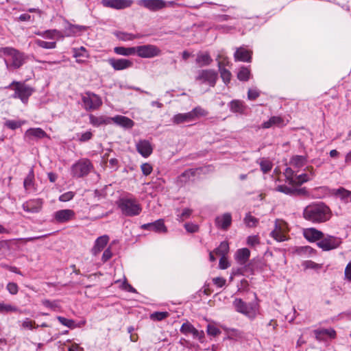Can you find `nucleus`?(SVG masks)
I'll return each mask as SVG.
<instances>
[{
  "mask_svg": "<svg viewBox=\"0 0 351 351\" xmlns=\"http://www.w3.org/2000/svg\"><path fill=\"white\" fill-rule=\"evenodd\" d=\"M303 216L305 219L313 223H323L330 219L331 211L323 203L311 204L304 208Z\"/></svg>",
  "mask_w": 351,
  "mask_h": 351,
  "instance_id": "1",
  "label": "nucleus"
},
{
  "mask_svg": "<svg viewBox=\"0 0 351 351\" xmlns=\"http://www.w3.org/2000/svg\"><path fill=\"white\" fill-rule=\"evenodd\" d=\"M5 56L10 58V62L4 59L5 64L8 70L19 69L25 63L27 58L23 52L11 47L0 48V58Z\"/></svg>",
  "mask_w": 351,
  "mask_h": 351,
  "instance_id": "2",
  "label": "nucleus"
},
{
  "mask_svg": "<svg viewBox=\"0 0 351 351\" xmlns=\"http://www.w3.org/2000/svg\"><path fill=\"white\" fill-rule=\"evenodd\" d=\"M118 208L125 217L138 216L142 212V206L132 194L120 197L116 202Z\"/></svg>",
  "mask_w": 351,
  "mask_h": 351,
  "instance_id": "3",
  "label": "nucleus"
},
{
  "mask_svg": "<svg viewBox=\"0 0 351 351\" xmlns=\"http://www.w3.org/2000/svg\"><path fill=\"white\" fill-rule=\"evenodd\" d=\"M12 86H14L12 89L14 90V93L12 97L14 99H19L23 104L27 103L29 97L34 92V89L32 87L23 82L14 81L9 87L11 88Z\"/></svg>",
  "mask_w": 351,
  "mask_h": 351,
  "instance_id": "4",
  "label": "nucleus"
},
{
  "mask_svg": "<svg viewBox=\"0 0 351 351\" xmlns=\"http://www.w3.org/2000/svg\"><path fill=\"white\" fill-rule=\"evenodd\" d=\"M236 311L253 319L258 312L256 305L253 303H246L240 298H236L233 302Z\"/></svg>",
  "mask_w": 351,
  "mask_h": 351,
  "instance_id": "5",
  "label": "nucleus"
},
{
  "mask_svg": "<svg viewBox=\"0 0 351 351\" xmlns=\"http://www.w3.org/2000/svg\"><path fill=\"white\" fill-rule=\"evenodd\" d=\"M218 79V73L213 69H202L197 71L195 80L200 84L214 87Z\"/></svg>",
  "mask_w": 351,
  "mask_h": 351,
  "instance_id": "6",
  "label": "nucleus"
},
{
  "mask_svg": "<svg viewBox=\"0 0 351 351\" xmlns=\"http://www.w3.org/2000/svg\"><path fill=\"white\" fill-rule=\"evenodd\" d=\"M136 54L142 58H153L159 56L162 51L154 45H143L135 47Z\"/></svg>",
  "mask_w": 351,
  "mask_h": 351,
  "instance_id": "7",
  "label": "nucleus"
},
{
  "mask_svg": "<svg viewBox=\"0 0 351 351\" xmlns=\"http://www.w3.org/2000/svg\"><path fill=\"white\" fill-rule=\"evenodd\" d=\"M92 169L91 162L88 159L82 158L73 165L71 172L73 176L82 178L88 175Z\"/></svg>",
  "mask_w": 351,
  "mask_h": 351,
  "instance_id": "8",
  "label": "nucleus"
},
{
  "mask_svg": "<svg viewBox=\"0 0 351 351\" xmlns=\"http://www.w3.org/2000/svg\"><path fill=\"white\" fill-rule=\"evenodd\" d=\"M342 241L339 237L332 235H326L317 242V245L324 251H330L337 248L341 244Z\"/></svg>",
  "mask_w": 351,
  "mask_h": 351,
  "instance_id": "9",
  "label": "nucleus"
},
{
  "mask_svg": "<svg viewBox=\"0 0 351 351\" xmlns=\"http://www.w3.org/2000/svg\"><path fill=\"white\" fill-rule=\"evenodd\" d=\"M84 107L86 110H93L99 108L102 104V101L97 95L87 92L82 97Z\"/></svg>",
  "mask_w": 351,
  "mask_h": 351,
  "instance_id": "10",
  "label": "nucleus"
},
{
  "mask_svg": "<svg viewBox=\"0 0 351 351\" xmlns=\"http://www.w3.org/2000/svg\"><path fill=\"white\" fill-rule=\"evenodd\" d=\"M180 331L185 335H192L194 339H198L201 343L204 340V332L203 330H198L189 322L182 324Z\"/></svg>",
  "mask_w": 351,
  "mask_h": 351,
  "instance_id": "11",
  "label": "nucleus"
},
{
  "mask_svg": "<svg viewBox=\"0 0 351 351\" xmlns=\"http://www.w3.org/2000/svg\"><path fill=\"white\" fill-rule=\"evenodd\" d=\"M287 226L282 221L276 220L275 228L271 232L270 235L276 241L281 242L287 240L286 235Z\"/></svg>",
  "mask_w": 351,
  "mask_h": 351,
  "instance_id": "12",
  "label": "nucleus"
},
{
  "mask_svg": "<svg viewBox=\"0 0 351 351\" xmlns=\"http://www.w3.org/2000/svg\"><path fill=\"white\" fill-rule=\"evenodd\" d=\"M137 3L152 12H156L167 7V1L164 0H138Z\"/></svg>",
  "mask_w": 351,
  "mask_h": 351,
  "instance_id": "13",
  "label": "nucleus"
},
{
  "mask_svg": "<svg viewBox=\"0 0 351 351\" xmlns=\"http://www.w3.org/2000/svg\"><path fill=\"white\" fill-rule=\"evenodd\" d=\"M75 217V213L71 209H62L55 212L53 214V218L55 222L62 223L68 222L73 219Z\"/></svg>",
  "mask_w": 351,
  "mask_h": 351,
  "instance_id": "14",
  "label": "nucleus"
},
{
  "mask_svg": "<svg viewBox=\"0 0 351 351\" xmlns=\"http://www.w3.org/2000/svg\"><path fill=\"white\" fill-rule=\"evenodd\" d=\"M102 5L106 8L117 10L130 8L133 4L132 0H102Z\"/></svg>",
  "mask_w": 351,
  "mask_h": 351,
  "instance_id": "15",
  "label": "nucleus"
},
{
  "mask_svg": "<svg viewBox=\"0 0 351 351\" xmlns=\"http://www.w3.org/2000/svg\"><path fill=\"white\" fill-rule=\"evenodd\" d=\"M108 63L115 71H121L129 69L133 66V62L124 58H110Z\"/></svg>",
  "mask_w": 351,
  "mask_h": 351,
  "instance_id": "16",
  "label": "nucleus"
},
{
  "mask_svg": "<svg viewBox=\"0 0 351 351\" xmlns=\"http://www.w3.org/2000/svg\"><path fill=\"white\" fill-rule=\"evenodd\" d=\"M215 226L217 228L227 230L232 224V215L229 213H223L215 218Z\"/></svg>",
  "mask_w": 351,
  "mask_h": 351,
  "instance_id": "17",
  "label": "nucleus"
},
{
  "mask_svg": "<svg viewBox=\"0 0 351 351\" xmlns=\"http://www.w3.org/2000/svg\"><path fill=\"white\" fill-rule=\"evenodd\" d=\"M141 228L143 230H152L158 233H165L167 231L162 219H158L152 223H145L141 226Z\"/></svg>",
  "mask_w": 351,
  "mask_h": 351,
  "instance_id": "18",
  "label": "nucleus"
},
{
  "mask_svg": "<svg viewBox=\"0 0 351 351\" xmlns=\"http://www.w3.org/2000/svg\"><path fill=\"white\" fill-rule=\"evenodd\" d=\"M23 209L29 213H37L42 208V202L40 199H29L22 205Z\"/></svg>",
  "mask_w": 351,
  "mask_h": 351,
  "instance_id": "19",
  "label": "nucleus"
},
{
  "mask_svg": "<svg viewBox=\"0 0 351 351\" xmlns=\"http://www.w3.org/2000/svg\"><path fill=\"white\" fill-rule=\"evenodd\" d=\"M136 147L138 152L144 158L149 156L153 152L151 143L147 140L139 141L136 143Z\"/></svg>",
  "mask_w": 351,
  "mask_h": 351,
  "instance_id": "20",
  "label": "nucleus"
},
{
  "mask_svg": "<svg viewBox=\"0 0 351 351\" xmlns=\"http://www.w3.org/2000/svg\"><path fill=\"white\" fill-rule=\"evenodd\" d=\"M109 241V237L108 235H102L99 237L95 241L93 247L91 250L92 254L94 256L98 255L106 246Z\"/></svg>",
  "mask_w": 351,
  "mask_h": 351,
  "instance_id": "21",
  "label": "nucleus"
},
{
  "mask_svg": "<svg viewBox=\"0 0 351 351\" xmlns=\"http://www.w3.org/2000/svg\"><path fill=\"white\" fill-rule=\"evenodd\" d=\"M304 237L308 241L313 242L320 241L324 237V233L314 228H306L303 232Z\"/></svg>",
  "mask_w": 351,
  "mask_h": 351,
  "instance_id": "22",
  "label": "nucleus"
},
{
  "mask_svg": "<svg viewBox=\"0 0 351 351\" xmlns=\"http://www.w3.org/2000/svg\"><path fill=\"white\" fill-rule=\"evenodd\" d=\"M234 56L236 61L250 62L252 60V51L240 47L237 49Z\"/></svg>",
  "mask_w": 351,
  "mask_h": 351,
  "instance_id": "23",
  "label": "nucleus"
},
{
  "mask_svg": "<svg viewBox=\"0 0 351 351\" xmlns=\"http://www.w3.org/2000/svg\"><path fill=\"white\" fill-rule=\"evenodd\" d=\"M315 337L319 341H325L327 338L334 339L336 332L332 328L315 330Z\"/></svg>",
  "mask_w": 351,
  "mask_h": 351,
  "instance_id": "24",
  "label": "nucleus"
},
{
  "mask_svg": "<svg viewBox=\"0 0 351 351\" xmlns=\"http://www.w3.org/2000/svg\"><path fill=\"white\" fill-rule=\"evenodd\" d=\"M73 57L76 58V62L78 63H82L89 57L88 51L84 47L80 48H73L72 49Z\"/></svg>",
  "mask_w": 351,
  "mask_h": 351,
  "instance_id": "25",
  "label": "nucleus"
},
{
  "mask_svg": "<svg viewBox=\"0 0 351 351\" xmlns=\"http://www.w3.org/2000/svg\"><path fill=\"white\" fill-rule=\"evenodd\" d=\"M58 348L61 351H83V348L75 343H71L70 340L62 342L58 341Z\"/></svg>",
  "mask_w": 351,
  "mask_h": 351,
  "instance_id": "26",
  "label": "nucleus"
},
{
  "mask_svg": "<svg viewBox=\"0 0 351 351\" xmlns=\"http://www.w3.org/2000/svg\"><path fill=\"white\" fill-rule=\"evenodd\" d=\"M286 123H285L284 119L278 116H274L271 117L268 121H265L262 124L263 128H269L274 125L278 126V127H282L285 125Z\"/></svg>",
  "mask_w": 351,
  "mask_h": 351,
  "instance_id": "27",
  "label": "nucleus"
},
{
  "mask_svg": "<svg viewBox=\"0 0 351 351\" xmlns=\"http://www.w3.org/2000/svg\"><path fill=\"white\" fill-rule=\"evenodd\" d=\"M115 123L125 128H131L134 126V122L129 119L128 117L117 115L111 119Z\"/></svg>",
  "mask_w": 351,
  "mask_h": 351,
  "instance_id": "28",
  "label": "nucleus"
},
{
  "mask_svg": "<svg viewBox=\"0 0 351 351\" xmlns=\"http://www.w3.org/2000/svg\"><path fill=\"white\" fill-rule=\"evenodd\" d=\"M173 122L176 124L194 121L192 114L190 112L186 113H179L173 116Z\"/></svg>",
  "mask_w": 351,
  "mask_h": 351,
  "instance_id": "29",
  "label": "nucleus"
},
{
  "mask_svg": "<svg viewBox=\"0 0 351 351\" xmlns=\"http://www.w3.org/2000/svg\"><path fill=\"white\" fill-rule=\"evenodd\" d=\"M250 256V251L247 248H241L236 253V260L240 265H245Z\"/></svg>",
  "mask_w": 351,
  "mask_h": 351,
  "instance_id": "30",
  "label": "nucleus"
},
{
  "mask_svg": "<svg viewBox=\"0 0 351 351\" xmlns=\"http://www.w3.org/2000/svg\"><path fill=\"white\" fill-rule=\"evenodd\" d=\"M86 29L87 27L86 26L69 24L66 28V35L67 36H76L80 34V33L82 32L86 31Z\"/></svg>",
  "mask_w": 351,
  "mask_h": 351,
  "instance_id": "31",
  "label": "nucleus"
},
{
  "mask_svg": "<svg viewBox=\"0 0 351 351\" xmlns=\"http://www.w3.org/2000/svg\"><path fill=\"white\" fill-rule=\"evenodd\" d=\"M276 190L279 192L283 193L286 195H295L304 193L305 189H296L291 188L286 185H279L277 186Z\"/></svg>",
  "mask_w": 351,
  "mask_h": 351,
  "instance_id": "32",
  "label": "nucleus"
},
{
  "mask_svg": "<svg viewBox=\"0 0 351 351\" xmlns=\"http://www.w3.org/2000/svg\"><path fill=\"white\" fill-rule=\"evenodd\" d=\"M89 121L91 125L95 127H99L101 125H107L110 123V119L103 116L96 117L92 114L89 115Z\"/></svg>",
  "mask_w": 351,
  "mask_h": 351,
  "instance_id": "33",
  "label": "nucleus"
},
{
  "mask_svg": "<svg viewBox=\"0 0 351 351\" xmlns=\"http://www.w3.org/2000/svg\"><path fill=\"white\" fill-rule=\"evenodd\" d=\"M23 186L26 191L35 190L34 187V173L32 168L23 182Z\"/></svg>",
  "mask_w": 351,
  "mask_h": 351,
  "instance_id": "34",
  "label": "nucleus"
},
{
  "mask_svg": "<svg viewBox=\"0 0 351 351\" xmlns=\"http://www.w3.org/2000/svg\"><path fill=\"white\" fill-rule=\"evenodd\" d=\"M230 109L232 112H238L240 114H244L246 106L243 101L240 100H232L230 104Z\"/></svg>",
  "mask_w": 351,
  "mask_h": 351,
  "instance_id": "35",
  "label": "nucleus"
},
{
  "mask_svg": "<svg viewBox=\"0 0 351 351\" xmlns=\"http://www.w3.org/2000/svg\"><path fill=\"white\" fill-rule=\"evenodd\" d=\"M333 191V194L339 197L344 202H348L349 201H351V191L343 187L335 189Z\"/></svg>",
  "mask_w": 351,
  "mask_h": 351,
  "instance_id": "36",
  "label": "nucleus"
},
{
  "mask_svg": "<svg viewBox=\"0 0 351 351\" xmlns=\"http://www.w3.org/2000/svg\"><path fill=\"white\" fill-rule=\"evenodd\" d=\"M22 313V311L16 306L11 304L0 302V313Z\"/></svg>",
  "mask_w": 351,
  "mask_h": 351,
  "instance_id": "37",
  "label": "nucleus"
},
{
  "mask_svg": "<svg viewBox=\"0 0 351 351\" xmlns=\"http://www.w3.org/2000/svg\"><path fill=\"white\" fill-rule=\"evenodd\" d=\"M213 62V59L208 53H199L197 56L196 62L200 66H208Z\"/></svg>",
  "mask_w": 351,
  "mask_h": 351,
  "instance_id": "38",
  "label": "nucleus"
},
{
  "mask_svg": "<svg viewBox=\"0 0 351 351\" xmlns=\"http://www.w3.org/2000/svg\"><path fill=\"white\" fill-rule=\"evenodd\" d=\"M114 52L118 55L130 56L136 54L135 47H116L114 48Z\"/></svg>",
  "mask_w": 351,
  "mask_h": 351,
  "instance_id": "39",
  "label": "nucleus"
},
{
  "mask_svg": "<svg viewBox=\"0 0 351 351\" xmlns=\"http://www.w3.org/2000/svg\"><path fill=\"white\" fill-rule=\"evenodd\" d=\"M223 62L219 61L218 62L219 71L221 75V77L225 84H228L231 80L232 74L226 69L223 66Z\"/></svg>",
  "mask_w": 351,
  "mask_h": 351,
  "instance_id": "40",
  "label": "nucleus"
},
{
  "mask_svg": "<svg viewBox=\"0 0 351 351\" xmlns=\"http://www.w3.org/2000/svg\"><path fill=\"white\" fill-rule=\"evenodd\" d=\"M306 163V158L304 156H294L290 160V165L295 168H301Z\"/></svg>",
  "mask_w": 351,
  "mask_h": 351,
  "instance_id": "41",
  "label": "nucleus"
},
{
  "mask_svg": "<svg viewBox=\"0 0 351 351\" xmlns=\"http://www.w3.org/2000/svg\"><path fill=\"white\" fill-rule=\"evenodd\" d=\"M26 134L29 136H34L36 138H43L47 136L46 132L39 128L27 130Z\"/></svg>",
  "mask_w": 351,
  "mask_h": 351,
  "instance_id": "42",
  "label": "nucleus"
},
{
  "mask_svg": "<svg viewBox=\"0 0 351 351\" xmlns=\"http://www.w3.org/2000/svg\"><path fill=\"white\" fill-rule=\"evenodd\" d=\"M229 252V244L227 241H223L220 243L219 247L215 249L214 252L215 254L220 256H226Z\"/></svg>",
  "mask_w": 351,
  "mask_h": 351,
  "instance_id": "43",
  "label": "nucleus"
},
{
  "mask_svg": "<svg viewBox=\"0 0 351 351\" xmlns=\"http://www.w3.org/2000/svg\"><path fill=\"white\" fill-rule=\"evenodd\" d=\"M193 120L195 121L199 117H206L208 114V111L202 108L201 106H197L191 111Z\"/></svg>",
  "mask_w": 351,
  "mask_h": 351,
  "instance_id": "44",
  "label": "nucleus"
},
{
  "mask_svg": "<svg viewBox=\"0 0 351 351\" xmlns=\"http://www.w3.org/2000/svg\"><path fill=\"white\" fill-rule=\"evenodd\" d=\"M116 36L121 40L123 41H130L133 40L134 39L138 38L139 36L138 35L123 32H117L115 34Z\"/></svg>",
  "mask_w": 351,
  "mask_h": 351,
  "instance_id": "45",
  "label": "nucleus"
},
{
  "mask_svg": "<svg viewBox=\"0 0 351 351\" xmlns=\"http://www.w3.org/2000/svg\"><path fill=\"white\" fill-rule=\"evenodd\" d=\"M35 44L43 49H51L56 47V42H47L40 39H36Z\"/></svg>",
  "mask_w": 351,
  "mask_h": 351,
  "instance_id": "46",
  "label": "nucleus"
},
{
  "mask_svg": "<svg viewBox=\"0 0 351 351\" xmlns=\"http://www.w3.org/2000/svg\"><path fill=\"white\" fill-rule=\"evenodd\" d=\"M245 224L250 228L256 227L258 223V219L254 216H252L250 213H247L244 219Z\"/></svg>",
  "mask_w": 351,
  "mask_h": 351,
  "instance_id": "47",
  "label": "nucleus"
},
{
  "mask_svg": "<svg viewBox=\"0 0 351 351\" xmlns=\"http://www.w3.org/2000/svg\"><path fill=\"white\" fill-rule=\"evenodd\" d=\"M284 174L287 182H288L289 184L294 186V180L296 176L295 171L291 167H287Z\"/></svg>",
  "mask_w": 351,
  "mask_h": 351,
  "instance_id": "48",
  "label": "nucleus"
},
{
  "mask_svg": "<svg viewBox=\"0 0 351 351\" xmlns=\"http://www.w3.org/2000/svg\"><path fill=\"white\" fill-rule=\"evenodd\" d=\"M93 136V135L91 131H86L82 133H77L76 140L81 143H84L90 140Z\"/></svg>",
  "mask_w": 351,
  "mask_h": 351,
  "instance_id": "49",
  "label": "nucleus"
},
{
  "mask_svg": "<svg viewBox=\"0 0 351 351\" xmlns=\"http://www.w3.org/2000/svg\"><path fill=\"white\" fill-rule=\"evenodd\" d=\"M19 322L21 323V328L23 329L32 330L34 328H37L39 326L38 325H36L34 321H32L29 318H25Z\"/></svg>",
  "mask_w": 351,
  "mask_h": 351,
  "instance_id": "50",
  "label": "nucleus"
},
{
  "mask_svg": "<svg viewBox=\"0 0 351 351\" xmlns=\"http://www.w3.org/2000/svg\"><path fill=\"white\" fill-rule=\"evenodd\" d=\"M169 316V313L167 311L154 312L150 315V319L153 321H162Z\"/></svg>",
  "mask_w": 351,
  "mask_h": 351,
  "instance_id": "51",
  "label": "nucleus"
},
{
  "mask_svg": "<svg viewBox=\"0 0 351 351\" xmlns=\"http://www.w3.org/2000/svg\"><path fill=\"white\" fill-rule=\"evenodd\" d=\"M250 71L246 67H242L238 73L237 77L241 81H247L250 78Z\"/></svg>",
  "mask_w": 351,
  "mask_h": 351,
  "instance_id": "52",
  "label": "nucleus"
},
{
  "mask_svg": "<svg viewBox=\"0 0 351 351\" xmlns=\"http://www.w3.org/2000/svg\"><path fill=\"white\" fill-rule=\"evenodd\" d=\"M308 181H310L309 178L305 173L298 176L296 175L294 180V186H300Z\"/></svg>",
  "mask_w": 351,
  "mask_h": 351,
  "instance_id": "53",
  "label": "nucleus"
},
{
  "mask_svg": "<svg viewBox=\"0 0 351 351\" xmlns=\"http://www.w3.org/2000/svg\"><path fill=\"white\" fill-rule=\"evenodd\" d=\"M57 319L61 324L68 328H73L75 326V322L73 319H66L61 316L57 317Z\"/></svg>",
  "mask_w": 351,
  "mask_h": 351,
  "instance_id": "54",
  "label": "nucleus"
},
{
  "mask_svg": "<svg viewBox=\"0 0 351 351\" xmlns=\"http://www.w3.org/2000/svg\"><path fill=\"white\" fill-rule=\"evenodd\" d=\"M56 36H61L60 32L56 29H49L43 32L44 38L53 39Z\"/></svg>",
  "mask_w": 351,
  "mask_h": 351,
  "instance_id": "55",
  "label": "nucleus"
},
{
  "mask_svg": "<svg viewBox=\"0 0 351 351\" xmlns=\"http://www.w3.org/2000/svg\"><path fill=\"white\" fill-rule=\"evenodd\" d=\"M206 332L208 335L213 337H216L221 333L220 330L213 324H208L207 326Z\"/></svg>",
  "mask_w": 351,
  "mask_h": 351,
  "instance_id": "56",
  "label": "nucleus"
},
{
  "mask_svg": "<svg viewBox=\"0 0 351 351\" xmlns=\"http://www.w3.org/2000/svg\"><path fill=\"white\" fill-rule=\"evenodd\" d=\"M259 243L260 239L258 235H252L247 238V244L250 247H255Z\"/></svg>",
  "mask_w": 351,
  "mask_h": 351,
  "instance_id": "57",
  "label": "nucleus"
},
{
  "mask_svg": "<svg viewBox=\"0 0 351 351\" xmlns=\"http://www.w3.org/2000/svg\"><path fill=\"white\" fill-rule=\"evenodd\" d=\"M192 213V210L189 208H185L183 210L181 214H177V219L180 221H183L185 219L189 218Z\"/></svg>",
  "mask_w": 351,
  "mask_h": 351,
  "instance_id": "58",
  "label": "nucleus"
},
{
  "mask_svg": "<svg viewBox=\"0 0 351 351\" xmlns=\"http://www.w3.org/2000/svg\"><path fill=\"white\" fill-rule=\"evenodd\" d=\"M6 289L11 295H16L19 292V287L17 284L12 282L7 284Z\"/></svg>",
  "mask_w": 351,
  "mask_h": 351,
  "instance_id": "59",
  "label": "nucleus"
},
{
  "mask_svg": "<svg viewBox=\"0 0 351 351\" xmlns=\"http://www.w3.org/2000/svg\"><path fill=\"white\" fill-rule=\"evenodd\" d=\"M142 173L144 176H149L153 170L152 166L147 162L143 163L141 166Z\"/></svg>",
  "mask_w": 351,
  "mask_h": 351,
  "instance_id": "60",
  "label": "nucleus"
},
{
  "mask_svg": "<svg viewBox=\"0 0 351 351\" xmlns=\"http://www.w3.org/2000/svg\"><path fill=\"white\" fill-rule=\"evenodd\" d=\"M5 125L11 130H16L21 126V123L20 121L8 120L5 121Z\"/></svg>",
  "mask_w": 351,
  "mask_h": 351,
  "instance_id": "61",
  "label": "nucleus"
},
{
  "mask_svg": "<svg viewBox=\"0 0 351 351\" xmlns=\"http://www.w3.org/2000/svg\"><path fill=\"white\" fill-rule=\"evenodd\" d=\"M260 166L261 170L263 171V173H267L271 169V164L269 161L266 160H263L260 162Z\"/></svg>",
  "mask_w": 351,
  "mask_h": 351,
  "instance_id": "62",
  "label": "nucleus"
},
{
  "mask_svg": "<svg viewBox=\"0 0 351 351\" xmlns=\"http://www.w3.org/2000/svg\"><path fill=\"white\" fill-rule=\"evenodd\" d=\"M73 197H74L73 192L69 191V192L62 194L59 197V200L60 202H68V201L72 199L73 198Z\"/></svg>",
  "mask_w": 351,
  "mask_h": 351,
  "instance_id": "63",
  "label": "nucleus"
},
{
  "mask_svg": "<svg viewBox=\"0 0 351 351\" xmlns=\"http://www.w3.org/2000/svg\"><path fill=\"white\" fill-rule=\"evenodd\" d=\"M42 304L47 308L55 310L58 307V304L56 301H50L49 300H43Z\"/></svg>",
  "mask_w": 351,
  "mask_h": 351,
  "instance_id": "64",
  "label": "nucleus"
}]
</instances>
